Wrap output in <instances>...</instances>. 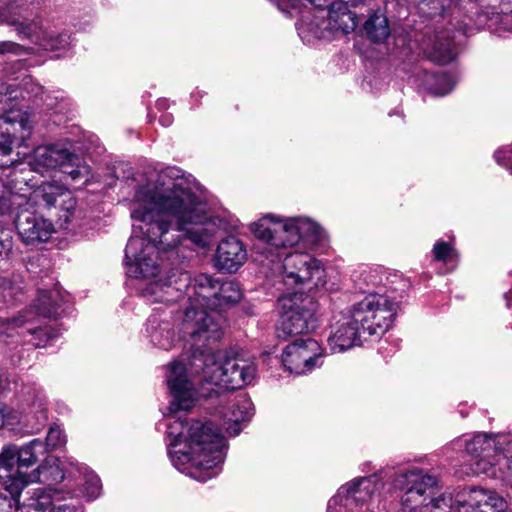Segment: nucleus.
Instances as JSON below:
<instances>
[{
	"label": "nucleus",
	"instance_id": "25",
	"mask_svg": "<svg viewBox=\"0 0 512 512\" xmlns=\"http://www.w3.org/2000/svg\"><path fill=\"white\" fill-rule=\"evenodd\" d=\"M429 57L432 61L440 65H445L453 61L455 58V49L452 40L438 37L429 52Z\"/></svg>",
	"mask_w": 512,
	"mask_h": 512
},
{
	"label": "nucleus",
	"instance_id": "38",
	"mask_svg": "<svg viewBox=\"0 0 512 512\" xmlns=\"http://www.w3.org/2000/svg\"><path fill=\"white\" fill-rule=\"evenodd\" d=\"M22 47L11 41H2L0 42V55H4L7 53L19 55L21 54Z\"/></svg>",
	"mask_w": 512,
	"mask_h": 512
},
{
	"label": "nucleus",
	"instance_id": "47",
	"mask_svg": "<svg viewBox=\"0 0 512 512\" xmlns=\"http://www.w3.org/2000/svg\"><path fill=\"white\" fill-rule=\"evenodd\" d=\"M307 1H308L309 3H311V4H314V5H315V4H316V2H317V0H307Z\"/></svg>",
	"mask_w": 512,
	"mask_h": 512
},
{
	"label": "nucleus",
	"instance_id": "12",
	"mask_svg": "<svg viewBox=\"0 0 512 512\" xmlns=\"http://www.w3.org/2000/svg\"><path fill=\"white\" fill-rule=\"evenodd\" d=\"M322 356V348L316 340L300 337L286 346L282 363L290 373L301 375L320 366Z\"/></svg>",
	"mask_w": 512,
	"mask_h": 512
},
{
	"label": "nucleus",
	"instance_id": "26",
	"mask_svg": "<svg viewBox=\"0 0 512 512\" xmlns=\"http://www.w3.org/2000/svg\"><path fill=\"white\" fill-rule=\"evenodd\" d=\"M426 84L428 90L436 96H444L454 88V81L448 73H433L427 75Z\"/></svg>",
	"mask_w": 512,
	"mask_h": 512
},
{
	"label": "nucleus",
	"instance_id": "20",
	"mask_svg": "<svg viewBox=\"0 0 512 512\" xmlns=\"http://www.w3.org/2000/svg\"><path fill=\"white\" fill-rule=\"evenodd\" d=\"M30 122L26 113L11 109L0 117V155L8 156L12 152V144L18 130H30ZM7 162L0 161V167H8Z\"/></svg>",
	"mask_w": 512,
	"mask_h": 512
},
{
	"label": "nucleus",
	"instance_id": "7",
	"mask_svg": "<svg viewBox=\"0 0 512 512\" xmlns=\"http://www.w3.org/2000/svg\"><path fill=\"white\" fill-rule=\"evenodd\" d=\"M68 294L55 286L51 290H40L33 306L20 314L18 317L7 319L6 322L11 329L21 328V334L27 332L31 335L30 342L35 347L45 346L51 339L56 337L55 331L48 326L24 328L30 324L36 316L45 318H58L65 312L68 303Z\"/></svg>",
	"mask_w": 512,
	"mask_h": 512
},
{
	"label": "nucleus",
	"instance_id": "17",
	"mask_svg": "<svg viewBox=\"0 0 512 512\" xmlns=\"http://www.w3.org/2000/svg\"><path fill=\"white\" fill-rule=\"evenodd\" d=\"M64 478L65 474L63 469L60 467L59 459L49 457L45 459V462L42 465H39L30 472L29 476L24 480L14 479L7 485V488L9 490V494L14 499L15 497H19L23 488L30 483L43 482L48 485H52L63 481Z\"/></svg>",
	"mask_w": 512,
	"mask_h": 512
},
{
	"label": "nucleus",
	"instance_id": "34",
	"mask_svg": "<svg viewBox=\"0 0 512 512\" xmlns=\"http://www.w3.org/2000/svg\"><path fill=\"white\" fill-rule=\"evenodd\" d=\"M13 249V238L9 230L0 229V262L7 260Z\"/></svg>",
	"mask_w": 512,
	"mask_h": 512
},
{
	"label": "nucleus",
	"instance_id": "42",
	"mask_svg": "<svg viewBox=\"0 0 512 512\" xmlns=\"http://www.w3.org/2000/svg\"><path fill=\"white\" fill-rule=\"evenodd\" d=\"M504 297H505L507 306L510 307L511 302H512V289L509 292L505 293Z\"/></svg>",
	"mask_w": 512,
	"mask_h": 512
},
{
	"label": "nucleus",
	"instance_id": "43",
	"mask_svg": "<svg viewBox=\"0 0 512 512\" xmlns=\"http://www.w3.org/2000/svg\"><path fill=\"white\" fill-rule=\"evenodd\" d=\"M9 496H10V498L8 499V498H7V496H1V495H0V500L5 501V502H6V501H8V502H9V506H11V502L13 501V502H15V503H16V502H17V498H18V497H15V498L13 499V498H12V496H11L10 494H9Z\"/></svg>",
	"mask_w": 512,
	"mask_h": 512
},
{
	"label": "nucleus",
	"instance_id": "33",
	"mask_svg": "<svg viewBox=\"0 0 512 512\" xmlns=\"http://www.w3.org/2000/svg\"><path fill=\"white\" fill-rule=\"evenodd\" d=\"M66 443V437L63 431L58 426H52L47 433L46 442L43 443L45 452L48 449H55L61 447Z\"/></svg>",
	"mask_w": 512,
	"mask_h": 512
},
{
	"label": "nucleus",
	"instance_id": "32",
	"mask_svg": "<svg viewBox=\"0 0 512 512\" xmlns=\"http://www.w3.org/2000/svg\"><path fill=\"white\" fill-rule=\"evenodd\" d=\"M84 493L89 500L96 499L102 490L101 480L94 473L90 472L85 475Z\"/></svg>",
	"mask_w": 512,
	"mask_h": 512
},
{
	"label": "nucleus",
	"instance_id": "30",
	"mask_svg": "<svg viewBox=\"0 0 512 512\" xmlns=\"http://www.w3.org/2000/svg\"><path fill=\"white\" fill-rule=\"evenodd\" d=\"M62 173L66 174L73 182L82 181L85 183L90 176V168L87 165L81 164V160L75 154V160L69 161L66 167H62Z\"/></svg>",
	"mask_w": 512,
	"mask_h": 512
},
{
	"label": "nucleus",
	"instance_id": "4",
	"mask_svg": "<svg viewBox=\"0 0 512 512\" xmlns=\"http://www.w3.org/2000/svg\"><path fill=\"white\" fill-rule=\"evenodd\" d=\"M396 485L404 491L402 512H504L507 508L498 493L477 487L463 488L454 496L443 493L436 497L437 478L417 468L401 472Z\"/></svg>",
	"mask_w": 512,
	"mask_h": 512
},
{
	"label": "nucleus",
	"instance_id": "44",
	"mask_svg": "<svg viewBox=\"0 0 512 512\" xmlns=\"http://www.w3.org/2000/svg\"><path fill=\"white\" fill-rule=\"evenodd\" d=\"M166 106H167V100H165V99H159V100L157 101V107H158L159 109H164V108H166Z\"/></svg>",
	"mask_w": 512,
	"mask_h": 512
},
{
	"label": "nucleus",
	"instance_id": "24",
	"mask_svg": "<svg viewBox=\"0 0 512 512\" xmlns=\"http://www.w3.org/2000/svg\"><path fill=\"white\" fill-rule=\"evenodd\" d=\"M368 38L375 42H384L390 35L388 20L383 14L374 13L364 24Z\"/></svg>",
	"mask_w": 512,
	"mask_h": 512
},
{
	"label": "nucleus",
	"instance_id": "11",
	"mask_svg": "<svg viewBox=\"0 0 512 512\" xmlns=\"http://www.w3.org/2000/svg\"><path fill=\"white\" fill-rule=\"evenodd\" d=\"M216 375L210 377L213 387L220 392L221 388L226 390L241 389L253 382L257 366L254 361L244 358L239 354L226 356L216 367ZM221 395L219 394L220 398Z\"/></svg>",
	"mask_w": 512,
	"mask_h": 512
},
{
	"label": "nucleus",
	"instance_id": "37",
	"mask_svg": "<svg viewBox=\"0 0 512 512\" xmlns=\"http://www.w3.org/2000/svg\"><path fill=\"white\" fill-rule=\"evenodd\" d=\"M15 286L13 282L7 277H0V295H2L4 301H8V298H11L15 292Z\"/></svg>",
	"mask_w": 512,
	"mask_h": 512
},
{
	"label": "nucleus",
	"instance_id": "19",
	"mask_svg": "<svg viewBox=\"0 0 512 512\" xmlns=\"http://www.w3.org/2000/svg\"><path fill=\"white\" fill-rule=\"evenodd\" d=\"M501 445L493 461L482 459L477 462L476 475H486L491 478L500 479L512 487V439L507 436V441Z\"/></svg>",
	"mask_w": 512,
	"mask_h": 512
},
{
	"label": "nucleus",
	"instance_id": "18",
	"mask_svg": "<svg viewBox=\"0 0 512 512\" xmlns=\"http://www.w3.org/2000/svg\"><path fill=\"white\" fill-rule=\"evenodd\" d=\"M363 334L365 333L361 327L352 320V316L348 312L332 328L331 335L328 338L330 350L333 353L343 352L359 345Z\"/></svg>",
	"mask_w": 512,
	"mask_h": 512
},
{
	"label": "nucleus",
	"instance_id": "16",
	"mask_svg": "<svg viewBox=\"0 0 512 512\" xmlns=\"http://www.w3.org/2000/svg\"><path fill=\"white\" fill-rule=\"evenodd\" d=\"M247 260V250L243 242L235 237L228 236L222 239L214 255V266L218 271L235 273Z\"/></svg>",
	"mask_w": 512,
	"mask_h": 512
},
{
	"label": "nucleus",
	"instance_id": "2",
	"mask_svg": "<svg viewBox=\"0 0 512 512\" xmlns=\"http://www.w3.org/2000/svg\"><path fill=\"white\" fill-rule=\"evenodd\" d=\"M251 401L244 395L234 397L217 410L222 419L221 428L211 420H192L184 424L175 420L167 426L168 455L173 466L190 477L205 482L217 475V468L226 456L224 429L230 436H237L242 423L252 416Z\"/></svg>",
	"mask_w": 512,
	"mask_h": 512
},
{
	"label": "nucleus",
	"instance_id": "39",
	"mask_svg": "<svg viewBox=\"0 0 512 512\" xmlns=\"http://www.w3.org/2000/svg\"><path fill=\"white\" fill-rule=\"evenodd\" d=\"M3 24H9V25H15L16 21L10 14L9 7H3L0 9V25Z\"/></svg>",
	"mask_w": 512,
	"mask_h": 512
},
{
	"label": "nucleus",
	"instance_id": "41",
	"mask_svg": "<svg viewBox=\"0 0 512 512\" xmlns=\"http://www.w3.org/2000/svg\"><path fill=\"white\" fill-rule=\"evenodd\" d=\"M159 122L164 127H169L173 122V117L171 114H163L161 115Z\"/></svg>",
	"mask_w": 512,
	"mask_h": 512
},
{
	"label": "nucleus",
	"instance_id": "36",
	"mask_svg": "<svg viewBox=\"0 0 512 512\" xmlns=\"http://www.w3.org/2000/svg\"><path fill=\"white\" fill-rule=\"evenodd\" d=\"M494 158L499 165L510 170L512 173V144L497 150L494 153Z\"/></svg>",
	"mask_w": 512,
	"mask_h": 512
},
{
	"label": "nucleus",
	"instance_id": "22",
	"mask_svg": "<svg viewBox=\"0 0 512 512\" xmlns=\"http://www.w3.org/2000/svg\"><path fill=\"white\" fill-rule=\"evenodd\" d=\"M146 333L151 343L160 349L170 350L174 346L176 336L172 324L157 315H151L148 318Z\"/></svg>",
	"mask_w": 512,
	"mask_h": 512
},
{
	"label": "nucleus",
	"instance_id": "46",
	"mask_svg": "<svg viewBox=\"0 0 512 512\" xmlns=\"http://www.w3.org/2000/svg\"><path fill=\"white\" fill-rule=\"evenodd\" d=\"M4 425V416L2 415V410H0V428Z\"/></svg>",
	"mask_w": 512,
	"mask_h": 512
},
{
	"label": "nucleus",
	"instance_id": "40",
	"mask_svg": "<svg viewBox=\"0 0 512 512\" xmlns=\"http://www.w3.org/2000/svg\"><path fill=\"white\" fill-rule=\"evenodd\" d=\"M12 208V201L10 196H0V214L9 213Z\"/></svg>",
	"mask_w": 512,
	"mask_h": 512
},
{
	"label": "nucleus",
	"instance_id": "21",
	"mask_svg": "<svg viewBox=\"0 0 512 512\" xmlns=\"http://www.w3.org/2000/svg\"><path fill=\"white\" fill-rule=\"evenodd\" d=\"M75 160V153L61 145L37 147L34 151L33 166L35 170L42 168L55 169L66 167L69 161Z\"/></svg>",
	"mask_w": 512,
	"mask_h": 512
},
{
	"label": "nucleus",
	"instance_id": "13",
	"mask_svg": "<svg viewBox=\"0 0 512 512\" xmlns=\"http://www.w3.org/2000/svg\"><path fill=\"white\" fill-rule=\"evenodd\" d=\"M280 259L268 257L272 263L282 261V268L286 283L300 284L309 281L315 273L319 272V262L310 254L304 252H293L284 254L283 250Z\"/></svg>",
	"mask_w": 512,
	"mask_h": 512
},
{
	"label": "nucleus",
	"instance_id": "29",
	"mask_svg": "<svg viewBox=\"0 0 512 512\" xmlns=\"http://www.w3.org/2000/svg\"><path fill=\"white\" fill-rule=\"evenodd\" d=\"M433 257L436 261L451 264L454 268L458 262L459 255L455 248L448 242L437 241L433 247Z\"/></svg>",
	"mask_w": 512,
	"mask_h": 512
},
{
	"label": "nucleus",
	"instance_id": "15",
	"mask_svg": "<svg viewBox=\"0 0 512 512\" xmlns=\"http://www.w3.org/2000/svg\"><path fill=\"white\" fill-rule=\"evenodd\" d=\"M507 441L506 435H490L486 433H478L470 440L457 439L454 441L455 447L465 446V451L473 458L472 471L475 473L477 462L485 459L493 461L501 445Z\"/></svg>",
	"mask_w": 512,
	"mask_h": 512
},
{
	"label": "nucleus",
	"instance_id": "3",
	"mask_svg": "<svg viewBox=\"0 0 512 512\" xmlns=\"http://www.w3.org/2000/svg\"><path fill=\"white\" fill-rule=\"evenodd\" d=\"M143 297L152 303H172L188 298L183 329L193 336L219 341L223 335L215 312L234 305L242 298V290L236 281L219 283L208 274H200L193 280L187 272L172 270L165 279L152 280L142 289Z\"/></svg>",
	"mask_w": 512,
	"mask_h": 512
},
{
	"label": "nucleus",
	"instance_id": "28",
	"mask_svg": "<svg viewBox=\"0 0 512 512\" xmlns=\"http://www.w3.org/2000/svg\"><path fill=\"white\" fill-rule=\"evenodd\" d=\"M40 45L44 50L57 52L59 57L61 52L67 50L70 46V35L68 33L45 34Z\"/></svg>",
	"mask_w": 512,
	"mask_h": 512
},
{
	"label": "nucleus",
	"instance_id": "31",
	"mask_svg": "<svg viewBox=\"0 0 512 512\" xmlns=\"http://www.w3.org/2000/svg\"><path fill=\"white\" fill-rule=\"evenodd\" d=\"M57 206H59L60 210L63 212V214L60 215V219H63L65 223H69L70 217L72 216L76 207V200L72 193L66 188L63 191Z\"/></svg>",
	"mask_w": 512,
	"mask_h": 512
},
{
	"label": "nucleus",
	"instance_id": "8",
	"mask_svg": "<svg viewBox=\"0 0 512 512\" xmlns=\"http://www.w3.org/2000/svg\"><path fill=\"white\" fill-rule=\"evenodd\" d=\"M348 312L364 333L380 337L392 325L396 304L385 295L372 293L352 305Z\"/></svg>",
	"mask_w": 512,
	"mask_h": 512
},
{
	"label": "nucleus",
	"instance_id": "48",
	"mask_svg": "<svg viewBox=\"0 0 512 512\" xmlns=\"http://www.w3.org/2000/svg\"><path fill=\"white\" fill-rule=\"evenodd\" d=\"M47 106H48V107H50V108H52V107H53V104L48 103V104H47Z\"/></svg>",
	"mask_w": 512,
	"mask_h": 512
},
{
	"label": "nucleus",
	"instance_id": "23",
	"mask_svg": "<svg viewBox=\"0 0 512 512\" xmlns=\"http://www.w3.org/2000/svg\"><path fill=\"white\" fill-rule=\"evenodd\" d=\"M32 512H83L80 507L53 499L51 490L35 489L27 504Z\"/></svg>",
	"mask_w": 512,
	"mask_h": 512
},
{
	"label": "nucleus",
	"instance_id": "5",
	"mask_svg": "<svg viewBox=\"0 0 512 512\" xmlns=\"http://www.w3.org/2000/svg\"><path fill=\"white\" fill-rule=\"evenodd\" d=\"M182 330H184L182 328ZM191 340V355L188 363L173 361L169 364L166 381L172 397L168 406L169 414L189 411L198 398L212 400L219 397L210 377L216 375L217 355L205 337L193 336L183 331Z\"/></svg>",
	"mask_w": 512,
	"mask_h": 512
},
{
	"label": "nucleus",
	"instance_id": "27",
	"mask_svg": "<svg viewBox=\"0 0 512 512\" xmlns=\"http://www.w3.org/2000/svg\"><path fill=\"white\" fill-rule=\"evenodd\" d=\"M64 190L65 188L61 185L44 183L34 191V196L37 199H41L47 208L57 207V203Z\"/></svg>",
	"mask_w": 512,
	"mask_h": 512
},
{
	"label": "nucleus",
	"instance_id": "9",
	"mask_svg": "<svg viewBox=\"0 0 512 512\" xmlns=\"http://www.w3.org/2000/svg\"><path fill=\"white\" fill-rule=\"evenodd\" d=\"M283 314L277 327L278 338L286 339L308 333L317 327L318 303L304 293H293L282 299Z\"/></svg>",
	"mask_w": 512,
	"mask_h": 512
},
{
	"label": "nucleus",
	"instance_id": "10",
	"mask_svg": "<svg viewBox=\"0 0 512 512\" xmlns=\"http://www.w3.org/2000/svg\"><path fill=\"white\" fill-rule=\"evenodd\" d=\"M45 453L43 442L33 439L27 445L17 449L9 446L0 453V489L9 494L7 485L14 479L24 480L30 473L40 454Z\"/></svg>",
	"mask_w": 512,
	"mask_h": 512
},
{
	"label": "nucleus",
	"instance_id": "6",
	"mask_svg": "<svg viewBox=\"0 0 512 512\" xmlns=\"http://www.w3.org/2000/svg\"><path fill=\"white\" fill-rule=\"evenodd\" d=\"M251 231L259 240L255 249L265 258L280 259L282 249L293 247L300 240L316 243L321 238L319 225L307 218L275 219L268 214L251 225Z\"/></svg>",
	"mask_w": 512,
	"mask_h": 512
},
{
	"label": "nucleus",
	"instance_id": "35",
	"mask_svg": "<svg viewBox=\"0 0 512 512\" xmlns=\"http://www.w3.org/2000/svg\"><path fill=\"white\" fill-rule=\"evenodd\" d=\"M35 414L36 420L40 425H43L46 423L48 416H47V408L45 401L42 397H36V399L33 400V402L30 404V412Z\"/></svg>",
	"mask_w": 512,
	"mask_h": 512
},
{
	"label": "nucleus",
	"instance_id": "1",
	"mask_svg": "<svg viewBox=\"0 0 512 512\" xmlns=\"http://www.w3.org/2000/svg\"><path fill=\"white\" fill-rule=\"evenodd\" d=\"M163 193L148 187L135 192L138 207L131 217L133 235L125 248L127 273L135 278L150 279L160 273L157 259L173 254L178 240L185 238L200 247H207L219 230L238 227L237 219L219 215L206 218L205 203L198 197L177 167H167L158 175Z\"/></svg>",
	"mask_w": 512,
	"mask_h": 512
},
{
	"label": "nucleus",
	"instance_id": "14",
	"mask_svg": "<svg viewBox=\"0 0 512 512\" xmlns=\"http://www.w3.org/2000/svg\"><path fill=\"white\" fill-rule=\"evenodd\" d=\"M15 226L26 244L45 242L54 231L53 224L49 220L27 208H21L17 213Z\"/></svg>",
	"mask_w": 512,
	"mask_h": 512
},
{
	"label": "nucleus",
	"instance_id": "45",
	"mask_svg": "<svg viewBox=\"0 0 512 512\" xmlns=\"http://www.w3.org/2000/svg\"><path fill=\"white\" fill-rule=\"evenodd\" d=\"M15 512H31V510H29L28 507L27 508H19V507H17L15 509Z\"/></svg>",
	"mask_w": 512,
	"mask_h": 512
}]
</instances>
